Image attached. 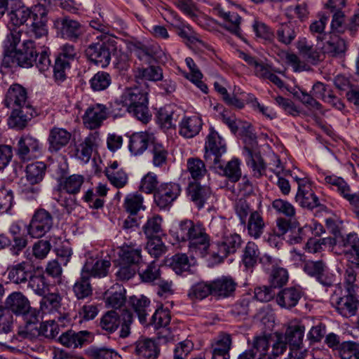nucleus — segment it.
<instances>
[{
  "label": "nucleus",
  "instance_id": "e2e57ef3",
  "mask_svg": "<svg viewBox=\"0 0 359 359\" xmlns=\"http://www.w3.org/2000/svg\"><path fill=\"white\" fill-rule=\"evenodd\" d=\"M162 219L156 215L149 218L143 226V231L147 238H158L162 232Z\"/></svg>",
  "mask_w": 359,
  "mask_h": 359
},
{
  "label": "nucleus",
  "instance_id": "39448f33",
  "mask_svg": "<svg viewBox=\"0 0 359 359\" xmlns=\"http://www.w3.org/2000/svg\"><path fill=\"white\" fill-rule=\"evenodd\" d=\"M204 158L210 164L218 163L222 156L226 151L224 139L212 128H210L205 142Z\"/></svg>",
  "mask_w": 359,
  "mask_h": 359
},
{
  "label": "nucleus",
  "instance_id": "7c9ffc66",
  "mask_svg": "<svg viewBox=\"0 0 359 359\" xmlns=\"http://www.w3.org/2000/svg\"><path fill=\"white\" fill-rule=\"evenodd\" d=\"M344 254L347 260L359 267V238L356 233H349L342 239Z\"/></svg>",
  "mask_w": 359,
  "mask_h": 359
},
{
  "label": "nucleus",
  "instance_id": "2eb2a0df",
  "mask_svg": "<svg viewBox=\"0 0 359 359\" xmlns=\"http://www.w3.org/2000/svg\"><path fill=\"white\" fill-rule=\"evenodd\" d=\"M298 191L296 201L303 208L313 209L320 205L318 198L314 194L311 184L304 179H298Z\"/></svg>",
  "mask_w": 359,
  "mask_h": 359
},
{
  "label": "nucleus",
  "instance_id": "9d476101",
  "mask_svg": "<svg viewBox=\"0 0 359 359\" xmlns=\"http://www.w3.org/2000/svg\"><path fill=\"white\" fill-rule=\"evenodd\" d=\"M241 244L242 239L240 235L236 233H224L221 238L216 241L217 251L213 254L220 259H224L235 253Z\"/></svg>",
  "mask_w": 359,
  "mask_h": 359
},
{
  "label": "nucleus",
  "instance_id": "bf43d9fd",
  "mask_svg": "<svg viewBox=\"0 0 359 359\" xmlns=\"http://www.w3.org/2000/svg\"><path fill=\"white\" fill-rule=\"evenodd\" d=\"M143 197L137 193L130 194L126 196L124 201L126 210L132 215H136L140 210H144Z\"/></svg>",
  "mask_w": 359,
  "mask_h": 359
},
{
  "label": "nucleus",
  "instance_id": "cd10ccee",
  "mask_svg": "<svg viewBox=\"0 0 359 359\" xmlns=\"http://www.w3.org/2000/svg\"><path fill=\"white\" fill-rule=\"evenodd\" d=\"M302 296L300 288L290 287L280 290L276 296V302L281 307L291 309L299 302Z\"/></svg>",
  "mask_w": 359,
  "mask_h": 359
},
{
  "label": "nucleus",
  "instance_id": "a18cd8bd",
  "mask_svg": "<svg viewBox=\"0 0 359 359\" xmlns=\"http://www.w3.org/2000/svg\"><path fill=\"white\" fill-rule=\"evenodd\" d=\"M87 334V332L76 333L73 331H67L61 334L59 337V341L68 348H76L83 344Z\"/></svg>",
  "mask_w": 359,
  "mask_h": 359
},
{
  "label": "nucleus",
  "instance_id": "69168bd1",
  "mask_svg": "<svg viewBox=\"0 0 359 359\" xmlns=\"http://www.w3.org/2000/svg\"><path fill=\"white\" fill-rule=\"evenodd\" d=\"M170 266L177 274H180L188 271L191 264L186 254L178 253L172 257Z\"/></svg>",
  "mask_w": 359,
  "mask_h": 359
},
{
  "label": "nucleus",
  "instance_id": "5701e85b",
  "mask_svg": "<svg viewBox=\"0 0 359 359\" xmlns=\"http://www.w3.org/2000/svg\"><path fill=\"white\" fill-rule=\"evenodd\" d=\"M100 134L95 131L90 133L83 141L80 143L76 149V156L84 163H88L90 159L93 150L100 143Z\"/></svg>",
  "mask_w": 359,
  "mask_h": 359
},
{
  "label": "nucleus",
  "instance_id": "13d9d810",
  "mask_svg": "<svg viewBox=\"0 0 359 359\" xmlns=\"http://www.w3.org/2000/svg\"><path fill=\"white\" fill-rule=\"evenodd\" d=\"M219 15L223 18L226 23L225 27L226 29L229 30L233 34L241 37V29H240V23L241 21V18L239 15L234 12H225L222 10L219 11Z\"/></svg>",
  "mask_w": 359,
  "mask_h": 359
},
{
  "label": "nucleus",
  "instance_id": "aec40b11",
  "mask_svg": "<svg viewBox=\"0 0 359 359\" xmlns=\"http://www.w3.org/2000/svg\"><path fill=\"white\" fill-rule=\"evenodd\" d=\"M142 250L134 244H124L118 248V255L119 265H135L139 267L142 264Z\"/></svg>",
  "mask_w": 359,
  "mask_h": 359
},
{
  "label": "nucleus",
  "instance_id": "2f4dec72",
  "mask_svg": "<svg viewBox=\"0 0 359 359\" xmlns=\"http://www.w3.org/2000/svg\"><path fill=\"white\" fill-rule=\"evenodd\" d=\"M299 32V28L293 21L280 23L276 30V39L285 46L290 45Z\"/></svg>",
  "mask_w": 359,
  "mask_h": 359
},
{
  "label": "nucleus",
  "instance_id": "473e14b6",
  "mask_svg": "<svg viewBox=\"0 0 359 359\" xmlns=\"http://www.w3.org/2000/svg\"><path fill=\"white\" fill-rule=\"evenodd\" d=\"M134 352L140 359H156L159 350L154 340L145 338L135 342Z\"/></svg>",
  "mask_w": 359,
  "mask_h": 359
},
{
  "label": "nucleus",
  "instance_id": "f8f14e48",
  "mask_svg": "<svg viewBox=\"0 0 359 359\" xmlns=\"http://www.w3.org/2000/svg\"><path fill=\"white\" fill-rule=\"evenodd\" d=\"M41 146L39 141L29 135H25L20 137L17 145V154L22 161H30L41 154Z\"/></svg>",
  "mask_w": 359,
  "mask_h": 359
},
{
  "label": "nucleus",
  "instance_id": "412c9836",
  "mask_svg": "<svg viewBox=\"0 0 359 359\" xmlns=\"http://www.w3.org/2000/svg\"><path fill=\"white\" fill-rule=\"evenodd\" d=\"M247 133H249V138L252 142V148H250L247 146L245 147V154L248 158V163L250 165L251 168H252L254 176L256 177H259L264 175L266 165L260 154L254 152L253 151L254 144H256L255 135L249 130H248Z\"/></svg>",
  "mask_w": 359,
  "mask_h": 359
},
{
  "label": "nucleus",
  "instance_id": "0e129e2a",
  "mask_svg": "<svg viewBox=\"0 0 359 359\" xmlns=\"http://www.w3.org/2000/svg\"><path fill=\"white\" fill-rule=\"evenodd\" d=\"M111 83V78L109 73L98 72L90 80V87L94 91H101L107 89Z\"/></svg>",
  "mask_w": 359,
  "mask_h": 359
},
{
  "label": "nucleus",
  "instance_id": "79ce46f5",
  "mask_svg": "<svg viewBox=\"0 0 359 359\" xmlns=\"http://www.w3.org/2000/svg\"><path fill=\"white\" fill-rule=\"evenodd\" d=\"M305 327L302 324L289 326L285 332V339L290 347H299L303 345Z\"/></svg>",
  "mask_w": 359,
  "mask_h": 359
},
{
  "label": "nucleus",
  "instance_id": "4468645a",
  "mask_svg": "<svg viewBox=\"0 0 359 359\" xmlns=\"http://www.w3.org/2000/svg\"><path fill=\"white\" fill-rule=\"evenodd\" d=\"M35 269L36 268L32 264L27 261H22L8 267V278L16 285H25L32 277V274Z\"/></svg>",
  "mask_w": 359,
  "mask_h": 359
},
{
  "label": "nucleus",
  "instance_id": "423d86ee",
  "mask_svg": "<svg viewBox=\"0 0 359 359\" xmlns=\"http://www.w3.org/2000/svg\"><path fill=\"white\" fill-rule=\"evenodd\" d=\"M53 224L51 214L44 209H39L32 216L28 226V233L32 238H41L51 229Z\"/></svg>",
  "mask_w": 359,
  "mask_h": 359
},
{
  "label": "nucleus",
  "instance_id": "c756f323",
  "mask_svg": "<svg viewBox=\"0 0 359 359\" xmlns=\"http://www.w3.org/2000/svg\"><path fill=\"white\" fill-rule=\"evenodd\" d=\"M71 137V133L67 130L57 127L53 128L48 138V150L50 152L58 151L69 143Z\"/></svg>",
  "mask_w": 359,
  "mask_h": 359
},
{
  "label": "nucleus",
  "instance_id": "8fccbe9b",
  "mask_svg": "<svg viewBox=\"0 0 359 359\" xmlns=\"http://www.w3.org/2000/svg\"><path fill=\"white\" fill-rule=\"evenodd\" d=\"M42 297L43 298L40 302V308L43 313H51L60 307L62 297L58 293H48V292Z\"/></svg>",
  "mask_w": 359,
  "mask_h": 359
},
{
  "label": "nucleus",
  "instance_id": "dca6fc26",
  "mask_svg": "<svg viewBox=\"0 0 359 359\" xmlns=\"http://www.w3.org/2000/svg\"><path fill=\"white\" fill-rule=\"evenodd\" d=\"M325 180L326 183L333 186L339 194L350 203L353 208V212L359 218V196L356 194H351L349 186L341 177L327 176Z\"/></svg>",
  "mask_w": 359,
  "mask_h": 359
},
{
  "label": "nucleus",
  "instance_id": "72a5a7b5",
  "mask_svg": "<svg viewBox=\"0 0 359 359\" xmlns=\"http://www.w3.org/2000/svg\"><path fill=\"white\" fill-rule=\"evenodd\" d=\"M15 50L18 64L24 68L32 67L36 62V57L39 56L34 42L29 46H19Z\"/></svg>",
  "mask_w": 359,
  "mask_h": 359
},
{
  "label": "nucleus",
  "instance_id": "f03ea898",
  "mask_svg": "<svg viewBox=\"0 0 359 359\" xmlns=\"http://www.w3.org/2000/svg\"><path fill=\"white\" fill-rule=\"evenodd\" d=\"M97 42L90 43L85 50L86 57L94 64L106 67L111 61V55L116 50V43L111 36L100 35Z\"/></svg>",
  "mask_w": 359,
  "mask_h": 359
},
{
  "label": "nucleus",
  "instance_id": "5fc2aeb1",
  "mask_svg": "<svg viewBox=\"0 0 359 359\" xmlns=\"http://www.w3.org/2000/svg\"><path fill=\"white\" fill-rule=\"evenodd\" d=\"M259 256L258 246L253 242H248L243 250V263L246 268H252L257 264Z\"/></svg>",
  "mask_w": 359,
  "mask_h": 359
},
{
  "label": "nucleus",
  "instance_id": "393cba45",
  "mask_svg": "<svg viewBox=\"0 0 359 359\" xmlns=\"http://www.w3.org/2000/svg\"><path fill=\"white\" fill-rule=\"evenodd\" d=\"M155 137L148 132L135 133L130 137L129 149L134 155L142 154L149 144L154 143Z\"/></svg>",
  "mask_w": 359,
  "mask_h": 359
},
{
  "label": "nucleus",
  "instance_id": "c03bdc74",
  "mask_svg": "<svg viewBox=\"0 0 359 359\" xmlns=\"http://www.w3.org/2000/svg\"><path fill=\"white\" fill-rule=\"evenodd\" d=\"M209 295H213L211 282L199 281L189 289L188 297L193 300H202Z\"/></svg>",
  "mask_w": 359,
  "mask_h": 359
},
{
  "label": "nucleus",
  "instance_id": "c85d7f7f",
  "mask_svg": "<svg viewBox=\"0 0 359 359\" xmlns=\"http://www.w3.org/2000/svg\"><path fill=\"white\" fill-rule=\"evenodd\" d=\"M303 269L306 274L315 277L322 285L325 286L332 285V279L325 276L326 265L323 260H308L305 262Z\"/></svg>",
  "mask_w": 359,
  "mask_h": 359
},
{
  "label": "nucleus",
  "instance_id": "f257e3e1",
  "mask_svg": "<svg viewBox=\"0 0 359 359\" xmlns=\"http://www.w3.org/2000/svg\"><path fill=\"white\" fill-rule=\"evenodd\" d=\"M5 105L12 109L8 123L11 128L22 129L34 115L35 110L27 100L26 89L18 83L8 88L4 100Z\"/></svg>",
  "mask_w": 359,
  "mask_h": 359
},
{
  "label": "nucleus",
  "instance_id": "bb28decb",
  "mask_svg": "<svg viewBox=\"0 0 359 359\" xmlns=\"http://www.w3.org/2000/svg\"><path fill=\"white\" fill-rule=\"evenodd\" d=\"M147 92L137 86L126 88L120 97V102L127 108L148 102Z\"/></svg>",
  "mask_w": 359,
  "mask_h": 359
},
{
  "label": "nucleus",
  "instance_id": "338daca9",
  "mask_svg": "<svg viewBox=\"0 0 359 359\" xmlns=\"http://www.w3.org/2000/svg\"><path fill=\"white\" fill-rule=\"evenodd\" d=\"M339 354L341 359H359V344L352 341L343 343Z\"/></svg>",
  "mask_w": 359,
  "mask_h": 359
},
{
  "label": "nucleus",
  "instance_id": "603ef678",
  "mask_svg": "<svg viewBox=\"0 0 359 359\" xmlns=\"http://www.w3.org/2000/svg\"><path fill=\"white\" fill-rule=\"evenodd\" d=\"M196 226V222L190 219H183L178 222L177 227L173 231V236L180 242L187 241L194 229Z\"/></svg>",
  "mask_w": 359,
  "mask_h": 359
},
{
  "label": "nucleus",
  "instance_id": "864d4df0",
  "mask_svg": "<svg viewBox=\"0 0 359 359\" xmlns=\"http://www.w3.org/2000/svg\"><path fill=\"white\" fill-rule=\"evenodd\" d=\"M131 304L134 311L138 316L140 322L144 325L147 323V316L148 315V307L149 306V300L145 297H132Z\"/></svg>",
  "mask_w": 359,
  "mask_h": 359
},
{
  "label": "nucleus",
  "instance_id": "774afa93",
  "mask_svg": "<svg viewBox=\"0 0 359 359\" xmlns=\"http://www.w3.org/2000/svg\"><path fill=\"white\" fill-rule=\"evenodd\" d=\"M231 346V337L228 334H222L211 344L212 350L215 352L229 354Z\"/></svg>",
  "mask_w": 359,
  "mask_h": 359
},
{
  "label": "nucleus",
  "instance_id": "b1692460",
  "mask_svg": "<svg viewBox=\"0 0 359 359\" xmlns=\"http://www.w3.org/2000/svg\"><path fill=\"white\" fill-rule=\"evenodd\" d=\"M110 266L111 262L109 260L90 258L87 259L81 271L89 278L90 277L100 278L107 276Z\"/></svg>",
  "mask_w": 359,
  "mask_h": 359
},
{
  "label": "nucleus",
  "instance_id": "680f3d73",
  "mask_svg": "<svg viewBox=\"0 0 359 359\" xmlns=\"http://www.w3.org/2000/svg\"><path fill=\"white\" fill-rule=\"evenodd\" d=\"M269 344L271 343V352L270 357L273 359L283 355L287 350V341L285 337L279 333H276L273 337L267 336Z\"/></svg>",
  "mask_w": 359,
  "mask_h": 359
},
{
  "label": "nucleus",
  "instance_id": "0eeeda50",
  "mask_svg": "<svg viewBox=\"0 0 359 359\" xmlns=\"http://www.w3.org/2000/svg\"><path fill=\"white\" fill-rule=\"evenodd\" d=\"M187 241L190 252L201 257L205 256L210 246V237L201 223L196 222V226Z\"/></svg>",
  "mask_w": 359,
  "mask_h": 359
},
{
  "label": "nucleus",
  "instance_id": "052dcab7",
  "mask_svg": "<svg viewBox=\"0 0 359 359\" xmlns=\"http://www.w3.org/2000/svg\"><path fill=\"white\" fill-rule=\"evenodd\" d=\"M89 278L81 271V278L73 286V291L78 299H84L92 294V287Z\"/></svg>",
  "mask_w": 359,
  "mask_h": 359
},
{
  "label": "nucleus",
  "instance_id": "de8ad7c7",
  "mask_svg": "<svg viewBox=\"0 0 359 359\" xmlns=\"http://www.w3.org/2000/svg\"><path fill=\"white\" fill-rule=\"evenodd\" d=\"M265 224L262 217L257 211L251 212L248 223V231L251 237L258 238L264 232Z\"/></svg>",
  "mask_w": 359,
  "mask_h": 359
},
{
  "label": "nucleus",
  "instance_id": "f704fd0d",
  "mask_svg": "<svg viewBox=\"0 0 359 359\" xmlns=\"http://www.w3.org/2000/svg\"><path fill=\"white\" fill-rule=\"evenodd\" d=\"M202 125L201 119L197 116H184L179 123V133L186 138H191L198 134Z\"/></svg>",
  "mask_w": 359,
  "mask_h": 359
},
{
  "label": "nucleus",
  "instance_id": "4d7b16f0",
  "mask_svg": "<svg viewBox=\"0 0 359 359\" xmlns=\"http://www.w3.org/2000/svg\"><path fill=\"white\" fill-rule=\"evenodd\" d=\"M170 314L168 309L159 308L156 310L151 316L150 321L144 324L146 326L151 325L154 329L158 330L168 326L170 322Z\"/></svg>",
  "mask_w": 359,
  "mask_h": 359
},
{
  "label": "nucleus",
  "instance_id": "c9c22d12",
  "mask_svg": "<svg viewBox=\"0 0 359 359\" xmlns=\"http://www.w3.org/2000/svg\"><path fill=\"white\" fill-rule=\"evenodd\" d=\"M33 42L34 41L29 36V32L24 31L22 29H13L10 34L7 35L5 41L6 46L11 50L18 49V46L31 45Z\"/></svg>",
  "mask_w": 359,
  "mask_h": 359
},
{
  "label": "nucleus",
  "instance_id": "6ab92c4d",
  "mask_svg": "<svg viewBox=\"0 0 359 359\" xmlns=\"http://www.w3.org/2000/svg\"><path fill=\"white\" fill-rule=\"evenodd\" d=\"M359 301L355 293H346L335 299V308L337 312L345 318H351L357 314Z\"/></svg>",
  "mask_w": 359,
  "mask_h": 359
},
{
  "label": "nucleus",
  "instance_id": "6e6d98bb",
  "mask_svg": "<svg viewBox=\"0 0 359 359\" xmlns=\"http://www.w3.org/2000/svg\"><path fill=\"white\" fill-rule=\"evenodd\" d=\"M271 208L276 214L283 215L286 218L292 219L296 215L294 206L287 201L277 198L272 201Z\"/></svg>",
  "mask_w": 359,
  "mask_h": 359
},
{
  "label": "nucleus",
  "instance_id": "7ed1b4c3",
  "mask_svg": "<svg viewBox=\"0 0 359 359\" xmlns=\"http://www.w3.org/2000/svg\"><path fill=\"white\" fill-rule=\"evenodd\" d=\"M133 323V314L125 311L121 319L115 311H107L100 320V327L105 331L112 333L115 332L121 323L120 337H127L130 333V325Z\"/></svg>",
  "mask_w": 359,
  "mask_h": 359
},
{
  "label": "nucleus",
  "instance_id": "1a4fd4ad",
  "mask_svg": "<svg viewBox=\"0 0 359 359\" xmlns=\"http://www.w3.org/2000/svg\"><path fill=\"white\" fill-rule=\"evenodd\" d=\"M48 10L41 4L33 6L32 22L28 32L36 39L46 36L48 34Z\"/></svg>",
  "mask_w": 359,
  "mask_h": 359
},
{
  "label": "nucleus",
  "instance_id": "ddd939ff",
  "mask_svg": "<svg viewBox=\"0 0 359 359\" xmlns=\"http://www.w3.org/2000/svg\"><path fill=\"white\" fill-rule=\"evenodd\" d=\"M108 116V110L102 104H92L87 108L82 116L83 123L90 130L99 128Z\"/></svg>",
  "mask_w": 359,
  "mask_h": 359
},
{
  "label": "nucleus",
  "instance_id": "a211bd4d",
  "mask_svg": "<svg viewBox=\"0 0 359 359\" xmlns=\"http://www.w3.org/2000/svg\"><path fill=\"white\" fill-rule=\"evenodd\" d=\"M8 15L10 23L15 27L24 25L28 18L33 17V7L29 9L21 0H10Z\"/></svg>",
  "mask_w": 359,
  "mask_h": 359
},
{
  "label": "nucleus",
  "instance_id": "4c0bfd02",
  "mask_svg": "<svg viewBox=\"0 0 359 359\" xmlns=\"http://www.w3.org/2000/svg\"><path fill=\"white\" fill-rule=\"evenodd\" d=\"M211 165L218 173L227 177L231 182H237L241 178L240 162L237 158L231 160L224 166L222 164L220 158L218 163H212Z\"/></svg>",
  "mask_w": 359,
  "mask_h": 359
},
{
  "label": "nucleus",
  "instance_id": "4be33fe9",
  "mask_svg": "<svg viewBox=\"0 0 359 359\" xmlns=\"http://www.w3.org/2000/svg\"><path fill=\"white\" fill-rule=\"evenodd\" d=\"M65 171L62 170L61 176L57 177V189L60 191H65L70 195H76L80 191L84 182V177L81 175H72L65 177Z\"/></svg>",
  "mask_w": 359,
  "mask_h": 359
},
{
  "label": "nucleus",
  "instance_id": "9b49d317",
  "mask_svg": "<svg viewBox=\"0 0 359 359\" xmlns=\"http://www.w3.org/2000/svg\"><path fill=\"white\" fill-rule=\"evenodd\" d=\"M180 186L176 183H163L154 192V201L160 208H166L180 196Z\"/></svg>",
  "mask_w": 359,
  "mask_h": 359
},
{
  "label": "nucleus",
  "instance_id": "37998d69",
  "mask_svg": "<svg viewBox=\"0 0 359 359\" xmlns=\"http://www.w3.org/2000/svg\"><path fill=\"white\" fill-rule=\"evenodd\" d=\"M46 165L41 161L30 163L26 167V178L31 185L39 183L43 179Z\"/></svg>",
  "mask_w": 359,
  "mask_h": 359
},
{
  "label": "nucleus",
  "instance_id": "e433bc0d",
  "mask_svg": "<svg viewBox=\"0 0 359 359\" xmlns=\"http://www.w3.org/2000/svg\"><path fill=\"white\" fill-rule=\"evenodd\" d=\"M27 289L35 294L44 296L49 291V284L42 271L36 268L27 283Z\"/></svg>",
  "mask_w": 359,
  "mask_h": 359
},
{
  "label": "nucleus",
  "instance_id": "3c124183",
  "mask_svg": "<svg viewBox=\"0 0 359 359\" xmlns=\"http://www.w3.org/2000/svg\"><path fill=\"white\" fill-rule=\"evenodd\" d=\"M187 168L191 177L195 181L203 178L208 172L204 162L198 158H188Z\"/></svg>",
  "mask_w": 359,
  "mask_h": 359
},
{
  "label": "nucleus",
  "instance_id": "a19ab883",
  "mask_svg": "<svg viewBox=\"0 0 359 359\" xmlns=\"http://www.w3.org/2000/svg\"><path fill=\"white\" fill-rule=\"evenodd\" d=\"M213 296L218 297H226L230 296L234 291L236 283L234 281L226 277H222L211 281Z\"/></svg>",
  "mask_w": 359,
  "mask_h": 359
},
{
  "label": "nucleus",
  "instance_id": "20e7f679",
  "mask_svg": "<svg viewBox=\"0 0 359 359\" xmlns=\"http://www.w3.org/2000/svg\"><path fill=\"white\" fill-rule=\"evenodd\" d=\"M6 307L17 315L25 317L28 325L38 322V314L35 309H32L28 299L20 292L11 293L5 302Z\"/></svg>",
  "mask_w": 359,
  "mask_h": 359
},
{
  "label": "nucleus",
  "instance_id": "09e8293b",
  "mask_svg": "<svg viewBox=\"0 0 359 359\" xmlns=\"http://www.w3.org/2000/svg\"><path fill=\"white\" fill-rule=\"evenodd\" d=\"M186 64L187 67L190 69V74H186L185 76L188 79H189L192 83L196 84V86L201 89V90L203 93L208 92L207 86L201 81L203 74L198 69L194 61L191 57H187L185 59Z\"/></svg>",
  "mask_w": 359,
  "mask_h": 359
},
{
  "label": "nucleus",
  "instance_id": "58836bf2",
  "mask_svg": "<svg viewBox=\"0 0 359 359\" xmlns=\"http://www.w3.org/2000/svg\"><path fill=\"white\" fill-rule=\"evenodd\" d=\"M324 54L330 57H341L346 50V41L337 35H331L322 46Z\"/></svg>",
  "mask_w": 359,
  "mask_h": 359
},
{
  "label": "nucleus",
  "instance_id": "a878e982",
  "mask_svg": "<svg viewBox=\"0 0 359 359\" xmlns=\"http://www.w3.org/2000/svg\"><path fill=\"white\" fill-rule=\"evenodd\" d=\"M269 342L266 335H259L253 338L252 346L238 357V359H257V356L264 355L268 353Z\"/></svg>",
  "mask_w": 359,
  "mask_h": 359
},
{
  "label": "nucleus",
  "instance_id": "6e6552de",
  "mask_svg": "<svg viewBox=\"0 0 359 359\" xmlns=\"http://www.w3.org/2000/svg\"><path fill=\"white\" fill-rule=\"evenodd\" d=\"M77 51L73 45L66 43L60 48L59 55L55 60L53 67L54 76L56 80H65V70L69 68L70 62L76 58Z\"/></svg>",
  "mask_w": 359,
  "mask_h": 359
},
{
  "label": "nucleus",
  "instance_id": "49530a36",
  "mask_svg": "<svg viewBox=\"0 0 359 359\" xmlns=\"http://www.w3.org/2000/svg\"><path fill=\"white\" fill-rule=\"evenodd\" d=\"M135 77L137 79L157 81L163 79V71L158 66L137 67L135 71Z\"/></svg>",
  "mask_w": 359,
  "mask_h": 359
},
{
  "label": "nucleus",
  "instance_id": "f3484780",
  "mask_svg": "<svg viewBox=\"0 0 359 359\" xmlns=\"http://www.w3.org/2000/svg\"><path fill=\"white\" fill-rule=\"evenodd\" d=\"M55 27L60 31L62 38L76 41L83 34L81 24L69 17L64 16L55 21Z\"/></svg>",
  "mask_w": 359,
  "mask_h": 359
},
{
  "label": "nucleus",
  "instance_id": "ea45409f",
  "mask_svg": "<svg viewBox=\"0 0 359 359\" xmlns=\"http://www.w3.org/2000/svg\"><path fill=\"white\" fill-rule=\"evenodd\" d=\"M187 191L191 200L194 202L199 208L203 207L204 203L211 194V191L209 187H202L196 182L189 183Z\"/></svg>",
  "mask_w": 359,
  "mask_h": 359
}]
</instances>
